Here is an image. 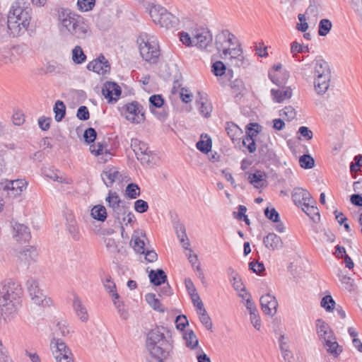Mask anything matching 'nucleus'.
Instances as JSON below:
<instances>
[{
    "label": "nucleus",
    "instance_id": "nucleus-1",
    "mask_svg": "<svg viewBox=\"0 0 362 362\" xmlns=\"http://www.w3.org/2000/svg\"><path fill=\"white\" fill-rule=\"evenodd\" d=\"M170 331L163 326H156L146 334V346L154 358L167 359L173 349Z\"/></svg>",
    "mask_w": 362,
    "mask_h": 362
},
{
    "label": "nucleus",
    "instance_id": "nucleus-2",
    "mask_svg": "<svg viewBox=\"0 0 362 362\" xmlns=\"http://www.w3.org/2000/svg\"><path fill=\"white\" fill-rule=\"evenodd\" d=\"M59 30L78 40H85L91 35V30L84 18L69 9L60 8L58 11Z\"/></svg>",
    "mask_w": 362,
    "mask_h": 362
},
{
    "label": "nucleus",
    "instance_id": "nucleus-3",
    "mask_svg": "<svg viewBox=\"0 0 362 362\" xmlns=\"http://www.w3.org/2000/svg\"><path fill=\"white\" fill-rule=\"evenodd\" d=\"M21 288L9 280L0 283V315L10 320L17 314L21 305Z\"/></svg>",
    "mask_w": 362,
    "mask_h": 362
},
{
    "label": "nucleus",
    "instance_id": "nucleus-4",
    "mask_svg": "<svg viewBox=\"0 0 362 362\" xmlns=\"http://www.w3.org/2000/svg\"><path fill=\"white\" fill-rule=\"evenodd\" d=\"M32 19V8L25 1L16 0L13 2L7 16V27L13 37L23 35Z\"/></svg>",
    "mask_w": 362,
    "mask_h": 362
},
{
    "label": "nucleus",
    "instance_id": "nucleus-5",
    "mask_svg": "<svg viewBox=\"0 0 362 362\" xmlns=\"http://www.w3.org/2000/svg\"><path fill=\"white\" fill-rule=\"evenodd\" d=\"M314 90L319 95H324L330 86L332 78L329 64L322 59H316L313 62Z\"/></svg>",
    "mask_w": 362,
    "mask_h": 362
},
{
    "label": "nucleus",
    "instance_id": "nucleus-6",
    "mask_svg": "<svg viewBox=\"0 0 362 362\" xmlns=\"http://www.w3.org/2000/svg\"><path fill=\"white\" fill-rule=\"evenodd\" d=\"M136 43L143 59L151 63L157 62L160 55V49L156 36L141 33L137 37Z\"/></svg>",
    "mask_w": 362,
    "mask_h": 362
},
{
    "label": "nucleus",
    "instance_id": "nucleus-7",
    "mask_svg": "<svg viewBox=\"0 0 362 362\" xmlns=\"http://www.w3.org/2000/svg\"><path fill=\"white\" fill-rule=\"evenodd\" d=\"M315 325L319 339L327 349V351L334 356H338L342 351V349L339 346L334 332L329 325L323 320L317 319Z\"/></svg>",
    "mask_w": 362,
    "mask_h": 362
},
{
    "label": "nucleus",
    "instance_id": "nucleus-8",
    "mask_svg": "<svg viewBox=\"0 0 362 362\" xmlns=\"http://www.w3.org/2000/svg\"><path fill=\"white\" fill-rule=\"evenodd\" d=\"M149 15L153 22L162 28L169 29L178 25V18L160 5L151 6Z\"/></svg>",
    "mask_w": 362,
    "mask_h": 362
},
{
    "label": "nucleus",
    "instance_id": "nucleus-9",
    "mask_svg": "<svg viewBox=\"0 0 362 362\" xmlns=\"http://www.w3.org/2000/svg\"><path fill=\"white\" fill-rule=\"evenodd\" d=\"M27 186L24 180H8L0 182V194L6 199H13L21 194Z\"/></svg>",
    "mask_w": 362,
    "mask_h": 362
},
{
    "label": "nucleus",
    "instance_id": "nucleus-10",
    "mask_svg": "<svg viewBox=\"0 0 362 362\" xmlns=\"http://www.w3.org/2000/svg\"><path fill=\"white\" fill-rule=\"evenodd\" d=\"M87 144H90V151L95 156H101V159L107 160L110 157V152L108 149V144L105 141L104 137H83Z\"/></svg>",
    "mask_w": 362,
    "mask_h": 362
},
{
    "label": "nucleus",
    "instance_id": "nucleus-11",
    "mask_svg": "<svg viewBox=\"0 0 362 362\" xmlns=\"http://www.w3.org/2000/svg\"><path fill=\"white\" fill-rule=\"evenodd\" d=\"M50 348L57 362H74L70 349L61 339L53 338L50 342Z\"/></svg>",
    "mask_w": 362,
    "mask_h": 362
},
{
    "label": "nucleus",
    "instance_id": "nucleus-12",
    "mask_svg": "<svg viewBox=\"0 0 362 362\" xmlns=\"http://www.w3.org/2000/svg\"><path fill=\"white\" fill-rule=\"evenodd\" d=\"M26 285L31 300L35 304L43 307L50 305L51 300L47 298L43 291L40 288L37 280L30 278L27 281Z\"/></svg>",
    "mask_w": 362,
    "mask_h": 362
},
{
    "label": "nucleus",
    "instance_id": "nucleus-13",
    "mask_svg": "<svg viewBox=\"0 0 362 362\" xmlns=\"http://www.w3.org/2000/svg\"><path fill=\"white\" fill-rule=\"evenodd\" d=\"M238 42L236 37L228 30H223L216 36V46L217 50L221 54H226L228 50Z\"/></svg>",
    "mask_w": 362,
    "mask_h": 362
},
{
    "label": "nucleus",
    "instance_id": "nucleus-14",
    "mask_svg": "<svg viewBox=\"0 0 362 362\" xmlns=\"http://www.w3.org/2000/svg\"><path fill=\"white\" fill-rule=\"evenodd\" d=\"M124 108V115L127 120L137 124L144 121L145 116L143 107L138 102L134 101L127 103Z\"/></svg>",
    "mask_w": 362,
    "mask_h": 362
},
{
    "label": "nucleus",
    "instance_id": "nucleus-15",
    "mask_svg": "<svg viewBox=\"0 0 362 362\" xmlns=\"http://www.w3.org/2000/svg\"><path fill=\"white\" fill-rule=\"evenodd\" d=\"M131 147L135 153L136 158L142 163L150 162L151 151L146 143L141 141L139 137H133L131 140Z\"/></svg>",
    "mask_w": 362,
    "mask_h": 362
},
{
    "label": "nucleus",
    "instance_id": "nucleus-16",
    "mask_svg": "<svg viewBox=\"0 0 362 362\" xmlns=\"http://www.w3.org/2000/svg\"><path fill=\"white\" fill-rule=\"evenodd\" d=\"M226 54H221V57L225 60H229L231 65L240 67L245 64V58L239 42L228 50Z\"/></svg>",
    "mask_w": 362,
    "mask_h": 362
},
{
    "label": "nucleus",
    "instance_id": "nucleus-17",
    "mask_svg": "<svg viewBox=\"0 0 362 362\" xmlns=\"http://www.w3.org/2000/svg\"><path fill=\"white\" fill-rule=\"evenodd\" d=\"M17 257L20 263L28 267L37 261L38 251L35 246H25L18 252Z\"/></svg>",
    "mask_w": 362,
    "mask_h": 362
},
{
    "label": "nucleus",
    "instance_id": "nucleus-18",
    "mask_svg": "<svg viewBox=\"0 0 362 362\" xmlns=\"http://www.w3.org/2000/svg\"><path fill=\"white\" fill-rule=\"evenodd\" d=\"M105 201L107 202L108 207L112 209L114 217L119 221V215L122 213L125 214L126 209L120 206L122 201L118 194L116 192L110 190Z\"/></svg>",
    "mask_w": 362,
    "mask_h": 362
},
{
    "label": "nucleus",
    "instance_id": "nucleus-19",
    "mask_svg": "<svg viewBox=\"0 0 362 362\" xmlns=\"http://www.w3.org/2000/svg\"><path fill=\"white\" fill-rule=\"evenodd\" d=\"M193 39L194 46L206 49L211 44L212 35L206 29H198L193 31Z\"/></svg>",
    "mask_w": 362,
    "mask_h": 362
},
{
    "label": "nucleus",
    "instance_id": "nucleus-20",
    "mask_svg": "<svg viewBox=\"0 0 362 362\" xmlns=\"http://www.w3.org/2000/svg\"><path fill=\"white\" fill-rule=\"evenodd\" d=\"M87 69L98 74L105 75L110 71V65L108 60L101 54L97 59L89 62L87 65Z\"/></svg>",
    "mask_w": 362,
    "mask_h": 362
},
{
    "label": "nucleus",
    "instance_id": "nucleus-21",
    "mask_svg": "<svg viewBox=\"0 0 362 362\" xmlns=\"http://www.w3.org/2000/svg\"><path fill=\"white\" fill-rule=\"evenodd\" d=\"M260 304L262 310L264 314L273 316L276 313L278 302L274 296L269 293L263 295L260 298Z\"/></svg>",
    "mask_w": 362,
    "mask_h": 362
},
{
    "label": "nucleus",
    "instance_id": "nucleus-22",
    "mask_svg": "<svg viewBox=\"0 0 362 362\" xmlns=\"http://www.w3.org/2000/svg\"><path fill=\"white\" fill-rule=\"evenodd\" d=\"M101 177L107 187H111L117 181H121L122 176L115 167L107 166L101 173Z\"/></svg>",
    "mask_w": 362,
    "mask_h": 362
},
{
    "label": "nucleus",
    "instance_id": "nucleus-23",
    "mask_svg": "<svg viewBox=\"0 0 362 362\" xmlns=\"http://www.w3.org/2000/svg\"><path fill=\"white\" fill-rule=\"evenodd\" d=\"M102 94L108 102L117 101L121 94V88L116 83L107 81L102 88Z\"/></svg>",
    "mask_w": 362,
    "mask_h": 362
},
{
    "label": "nucleus",
    "instance_id": "nucleus-24",
    "mask_svg": "<svg viewBox=\"0 0 362 362\" xmlns=\"http://www.w3.org/2000/svg\"><path fill=\"white\" fill-rule=\"evenodd\" d=\"M72 308L77 317L83 322L89 320L88 310L82 300L77 295H74Z\"/></svg>",
    "mask_w": 362,
    "mask_h": 362
},
{
    "label": "nucleus",
    "instance_id": "nucleus-25",
    "mask_svg": "<svg viewBox=\"0 0 362 362\" xmlns=\"http://www.w3.org/2000/svg\"><path fill=\"white\" fill-rule=\"evenodd\" d=\"M292 198L294 203L298 206H303L306 202L311 201L312 196L310 193L303 188H295L292 193Z\"/></svg>",
    "mask_w": 362,
    "mask_h": 362
},
{
    "label": "nucleus",
    "instance_id": "nucleus-26",
    "mask_svg": "<svg viewBox=\"0 0 362 362\" xmlns=\"http://www.w3.org/2000/svg\"><path fill=\"white\" fill-rule=\"evenodd\" d=\"M199 113L204 117H209L212 111L211 103L208 101L206 94L198 92V98L196 99Z\"/></svg>",
    "mask_w": 362,
    "mask_h": 362
},
{
    "label": "nucleus",
    "instance_id": "nucleus-27",
    "mask_svg": "<svg viewBox=\"0 0 362 362\" xmlns=\"http://www.w3.org/2000/svg\"><path fill=\"white\" fill-rule=\"evenodd\" d=\"M42 173L47 177L52 180L53 181L70 185L72 183V180L70 177L65 176L62 173L57 170H53L51 168H44Z\"/></svg>",
    "mask_w": 362,
    "mask_h": 362
},
{
    "label": "nucleus",
    "instance_id": "nucleus-28",
    "mask_svg": "<svg viewBox=\"0 0 362 362\" xmlns=\"http://www.w3.org/2000/svg\"><path fill=\"white\" fill-rule=\"evenodd\" d=\"M264 246L269 250H279L283 247V241L280 236L274 233H269L263 239Z\"/></svg>",
    "mask_w": 362,
    "mask_h": 362
},
{
    "label": "nucleus",
    "instance_id": "nucleus-29",
    "mask_svg": "<svg viewBox=\"0 0 362 362\" xmlns=\"http://www.w3.org/2000/svg\"><path fill=\"white\" fill-rule=\"evenodd\" d=\"M146 239V234L142 230L134 231L132 237L131 243L136 252L141 254L145 253L144 240Z\"/></svg>",
    "mask_w": 362,
    "mask_h": 362
},
{
    "label": "nucleus",
    "instance_id": "nucleus-30",
    "mask_svg": "<svg viewBox=\"0 0 362 362\" xmlns=\"http://www.w3.org/2000/svg\"><path fill=\"white\" fill-rule=\"evenodd\" d=\"M271 94L273 100L276 103H282L285 100L290 99L292 96V90L290 87L283 88L282 89H272Z\"/></svg>",
    "mask_w": 362,
    "mask_h": 362
},
{
    "label": "nucleus",
    "instance_id": "nucleus-31",
    "mask_svg": "<svg viewBox=\"0 0 362 362\" xmlns=\"http://www.w3.org/2000/svg\"><path fill=\"white\" fill-rule=\"evenodd\" d=\"M315 203V201L312 199V202H308L301 206L302 210L314 221L320 220V213Z\"/></svg>",
    "mask_w": 362,
    "mask_h": 362
},
{
    "label": "nucleus",
    "instance_id": "nucleus-32",
    "mask_svg": "<svg viewBox=\"0 0 362 362\" xmlns=\"http://www.w3.org/2000/svg\"><path fill=\"white\" fill-rule=\"evenodd\" d=\"M14 236L18 241H27L30 238L28 228L21 223H16L13 226Z\"/></svg>",
    "mask_w": 362,
    "mask_h": 362
},
{
    "label": "nucleus",
    "instance_id": "nucleus-33",
    "mask_svg": "<svg viewBox=\"0 0 362 362\" xmlns=\"http://www.w3.org/2000/svg\"><path fill=\"white\" fill-rule=\"evenodd\" d=\"M66 228L74 240H78L80 238L78 228L76 226V221L71 213L66 215Z\"/></svg>",
    "mask_w": 362,
    "mask_h": 362
},
{
    "label": "nucleus",
    "instance_id": "nucleus-34",
    "mask_svg": "<svg viewBox=\"0 0 362 362\" xmlns=\"http://www.w3.org/2000/svg\"><path fill=\"white\" fill-rule=\"evenodd\" d=\"M149 279L151 282L155 286H160L164 284L167 280V276L163 269L151 270L149 272Z\"/></svg>",
    "mask_w": 362,
    "mask_h": 362
},
{
    "label": "nucleus",
    "instance_id": "nucleus-35",
    "mask_svg": "<svg viewBox=\"0 0 362 362\" xmlns=\"http://www.w3.org/2000/svg\"><path fill=\"white\" fill-rule=\"evenodd\" d=\"M183 339H185V344L188 348L191 349H194L198 346V338L192 330L187 331L183 334Z\"/></svg>",
    "mask_w": 362,
    "mask_h": 362
},
{
    "label": "nucleus",
    "instance_id": "nucleus-36",
    "mask_svg": "<svg viewBox=\"0 0 362 362\" xmlns=\"http://www.w3.org/2000/svg\"><path fill=\"white\" fill-rule=\"evenodd\" d=\"M92 217L100 221H105L107 218V211L104 206L96 205L91 209Z\"/></svg>",
    "mask_w": 362,
    "mask_h": 362
},
{
    "label": "nucleus",
    "instance_id": "nucleus-37",
    "mask_svg": "<svg viewBox=\"0 0 362 362\" xmlns=\"http://www.w3.org/2000/svg\"><path fill=\"white\" fill-rule=\"evenodd\" d=\"M145 298L148 304L155 310H157L160 313H163L165 310L163 309L162 304L160 300L156 298V295L153 293H147L145 296Z\"/></svg>",
    "mask_w": 362,
    "mask_h": 362
},
{
    "label": "nucleus",
    "instance_id": "nucleus-38",
    "mask_svg": "<svg viewBox=\"0 0 362 362\" xmlns=\"http://www.w3.org/2000/svg\"><path fill=\"white\" fill-rule=\"evenodd\" d=\"M72 60L75 64H81L86 59V56L84 54L82 48L79 45H76L72 49Z\"/></svg>",
    "mask_w": 362,
    "mask_h": 362
},
{
    "label": "nucleus",
    "instance_id": "nucleus-39",
    "mask_svg": "<svg viewBox=\"0 0 362 362\" xmlns=\"http://www.w3.org/2000/svg\"><path fill=\"white\" fill-rule=\"evenodd\" d=\"M53 110L55 114L56 121L60 122L65 116L66 106L62 101L57 100L54 104Z\"/></svg>",
    "mask_w": 362,
    "mask_h": 362
},
{
    "label": "nucleus",
    "instance_id": "nucleus-40",
    "mask_svg": "<svg viewBox=\"0 0 362 362\" xmlns=\"http://www.w3.org/2000/svg\"><path fill=\"white\" fill-rule=\"evenodd\" d=\"M332 28V22L327 18H323L320 21L318 25V35L322 37L326 36Z\"/></svg>",
    "mask_w": 362,
    "mask_h": 362
},
{
    "label": "nucleus",
    "instance_id": "nucleus-41",
    "mask_svg": "<svg viewBox=\"0 0 362 362\" xmlns=\"http://www.w3.org/2000/svg\"><path fill=\"white\" fill-rule=\"evenodd\" d=\"M206 139H200L196 144L197 148L202 152V153L207 154L209 153L212 148V141L211 137H206Z\"/></svg>",
    "mask_w": 362,
    "mask_h": 362
},
{
    "label": "nucleus",
    "instance_id": "nucleus-42",
    "mask_svg": "<svg viewBox=\"0 0 362 362\" xmlns=\"http://www.w3.org/2000/svg\"><path fill=\"white\" fill-rule=\"evenodd\" d=\"M104 286L105 288V290L109 293V294L112 296V300H117L119 297V294L117 292L116 290V285L114 283V281L112 280L110 276H108L105 282H104Z\"/></svg>",
    "mask_w": 362,
    "mask_h": 362
},
{
    "label": "nucleus",
    "instance_id": "nucleus-43",
    "mask_svg": "<svg viewBox=\"0 0 362 362\" xmlns=\"http://www.w3.org/2000/svg\"><path fill=\"white\" fill-rule=\"evenodd\" d=\"M299 164L304 169H310L314 167L315 160L310 155L304 154L300 157Z\"/></svg>",
    "mask_w": 362,
    "mask_h": 362
},
{
    "label": "nucleus",
    "instance_id": "nucleus-44",
    "mask_svg": "<svg viewBox=\"0 0 362 362\" xmlns=\"http://www.w3.org/2000/svg\"><path fill=\"white\" fill-rule=\"evenodd\" d=\"M266 177L264 173H262L260 171H257L255 173H252L249 175L248 180L251 184H252L255 187H258L259 186H262L260 184Z\"/></svg>",
    "mask_w": 362,
    "mask_h": 362
},
{
    "label": "nucleus",
    "instance_id": "nucleus-45",
    "mask_svg": "<svg viewBox=\"0 0 362 362\" xmlns=\"http://www.w3.org/2000/svg\"><path fill=\"white\" fill-rule=\"evenodd\" d=\"M262 127L257 123H249L245 127V136H257L262 132Z\"/></svg>",
    "mask_w": 362,
    "mask_h": 362
},
{
    "label": "nucleus",
    "instance_id": "nucleus-46",
    "mask_svg": "<svg viewBox=\"0 0 362 362\" xmlns=\"http://www.w3.org/2000/svg\"><path fill=\"white\" fill-rule=\"evenodd\" d=\"M335 304V301L329 295L324 296L320 302V305L327 312L332 311L334 309Z\"/></svg>",
    "mask_w": 362,
    "mask_h": 362
},
{
    "label": "nucleus",
    "instance_id": "nucleus-47",
    "mask_svg": "<svg viewBox=\"0 0 362 362\" xmlns=\"http://www.w3.org/2000/svg\"><path fill=\"white\" fill-rule=\"evenodd\" d=\"M280 116L288 121H291L296 118V111L292 106H286L280 111Z\"/></svg>",
    "mask_w": 362,
    "mask_h": 362
},
{
    "label": "nucleus",
    "instance_id": "nucleus-48",
    "mask_svg": "<svg viewBox=\"0 0 362 362\" xmlns=\"http://www.w3.org/2000/svg\"><path fill=\"white\" fill-rule=\"evenodd\" d=\"M95 4V0H78L77 6L81 11H89L93 9Z\"/></svg>",
    "mask_w": 362,
    "mask_h": 362
},
{
    "label": "nucleus",
    "instance_id": "nucleus-49",
    "mask_svg": "<svg viewBox=\"0 0 362 362\" xmlns=\"http://www.w3.org/2000/svg\"><path fill=\"white\" fill-rule=\"evenodd\" d=\"M126 193L131 199H136L140 195V188L135 183H130L126 187Z\"/></svg>",
    "mask_w": 362,
    "mask_h": 362
},
{
    "label": "nucleus",
    "instance_id": "nucleus-50",
    "mask_svg": "<svg viewBox=\"0 0 362 362\" xmlns=\"http://www.w3.org/2000/svg\"><path fill=\"white\" fill-rule=\"evenodd\" d=\"M149 107L153 112V107L160 108L164 103V100L160 95H153L149 98Z\"/></svg>",
    "mask_w": 362,
    "mask_h": 362
},
{
    "label": "nucleus",
    "instance_id": "nucleus-51",
    "mask_svg": "<svg viewBox=\"0 0 362 362\" xmlns=\"http://www.w3.org/2000/svg\"><path fill=\"white\" fill-rule=\"evenodd\" d=\"M226 131L228 136H237L243 134V130L233 122L227 123Z\"/></svg>",
    "mask_w": 362,
    "mask_h": 362
},
{
    "label": "nucleus",
    "instance_id": "nucleus-52",
    "mask_svg": "<svg viewBox=\"0 0 362 362\" xmlns=\"http://www.w3.org/2000/svg\"><path fill=\"white\" fill-rule=\"evenodd\" d=\"M226 70V68L225 64L221 61L214 62L211 66V71L216 76H223L225 74Z\"/></svg>",
    "mask_w": 362,
    "mask_h": 362
},
{
    "label": "nucleus",
    "instance_id": "nucleus-53",
    "mask_svg": "<svg viewBox=\"0 0 362 362\" xmlns=\"http://www.w3.org/2000/svg\"><path fill=\"white\" fill-rule=\"evenodd\" d=\"M12 122L13 124L20 126L25 122V116L23 112L20 110H14L12 115Z\"/></svg>",
    "mask_w": 362,
    "mask_h": 362
},
{
    "label": "nucleus",
    "instance_id": "nucleus-54",
    "mask_svg": "<svg viewBox=\"0 0 362 362\" xmlns=\"http://www.w3.org/2000/svg\"><path fill=\"white\" fill-rule=\"evenodd\" d=\"M264 215L268 219L273 222H279V214L274 208H272L271 209L269 207L266 208L264 210Z\"/></svg>",
    "mask_w": 362,
    "mask_h": 362
},
{
    "label": "nucleus",
    "instance_id": "nucleus-55",
    "mask_svg": "<svg viewBox=\"0 0 362 362\" xmlns=\"http://www.w3.org/2000/svg\"><path fill=\"white\" fill-rule=\"evenodd\" d=\"M55 332L57 334H60L64 337L70 333V329L66 322L62 321L57 323Z\"/></svg>",
    "mask_w": 362,
    "mask_h": 362
},
{
    "label": "nucleus",
    "instance_id": "nucleus-56",
    "mask_svg": "<svg viewBox=\"0 0 362 362\" xmlns=\"http://www.w3.org/2000/svg\"><path fill=\"white\" fill-rule=\"evenodd\" d=\"M175 229L177 233L178 238L181 243H183L185 240H187V237L186 234V230L184 225L180 223H177L175 226Z\"/></svg>",
    "mask_w": 362,
    "mask_h": 362
},
{
    "label": "nucleus",
    "instance_id": "nucleus-57",
    "mask_svg": "<svg viewBox=\"0 0 362 362\" xmlns=\"http://www.w3.org/2000/svg\"><path fill=\"white\" fill-rule=\"evenodd\" d=\"M243 144L247 148L250 153H254L256 151V144L254 137H244Z\"/></svg>",
    "mask_w": 362,
    "mask_h": 362
},
{
    "label": "nucleus",
    "instance_id": "nucleus-58",
    "mask_svg": "<svg viewBox=\"0 0 362 362\" xmlns=\"http://www.w3.org/2000/svg\"><path fill=\"white\" fill-rule=\"evenodd\" d=\"M134 209L138 213H144L148 209V203L142 199H138L134 202Z\"/></svg>",
    "mask_w": 362,
    "mask_h": 362
},
{
    "label": "nucleus",
    "instance_id": "nucleus-59",
    "mask_svg": "<svg viewBox=\"0 0 362 362\" xmlns=\"http://www.w3.org/2000/svg\"><path fill=\"white\" fill-rule=\"evenodd\" d=\"M175 322L177 329L180 330H183L188 325L187 317L184 315L177 316Z\"/></svg>",
    "mask_w": 362,
    "mask_h": 362
},
{
    "label": "nucleus",
    "instance_id": "nucleus-60",
    "mask_svg": "<svg viewBox=\"0 0 362 362\" xmlns=\"http://www.w3.org/2000/svg\"><path fill=\"white\" fill-rule=\"evenodd\" d=\"M319 13L318 6L315 1L310 2V5L305 11V14L317 18Z\"/></svg>",
    "mask_w": 362,
    "mask_h": 362
},
{
    "label": "nucleus",
    "instance_id": "nucleus-61",
    "mask_svg": "<svg viewBox=\"0 0 362 362\" xmlns=\"http://www.w3.org/2000/svg\"><path fill=\"white\" fill-rule=\"evenodd\" d=\"M113 303H114L115 305L116 306L120 317L124 320H127L128 318L129 315H128V312L124 308L122 303H121L119 301H117L115 299H113Z\"/></svg>",
    "mask_w": 362,
    "mask_h": 362
},
{
    "label": "nucleus",
    "instance_id": "nucleus-62",
    "mask_svg": "<svg viewBox=\"0 0 362 362\" xmlns=\"http://www.w3.org/2000/svg\"><path fill=\"white\" fill-rule=\"evenodd\" d=\"M180 41L186 46L194 45L193 42V33L192 35L188 34L187 33H182L180 37Z\"/></svg>",
    "mask_w": 362,
    "mask_h": 362
},
{
    "label": "nucleus",
    "instance_id": "nucleus-63",
    "mask_svg": "<svg viewBox=\"0 0 362 362\" xmlns=\"http://www.w3.org/2000/svg\"><path fill=\"white\" fill-rule=\"evenodd\" d=\"M76 116L81 120H87L90 116L87 107L80 106L77 110Z\"/></svg>",
    "mask_w": 362,
    "mask_h": 362
},
{
    "label": "nucleus",
    "instance_id": "nucleus-64",
    "mask_svg": "<svg viewBox=\"0 0 362 362\" xmlns=\"http://www.w3.org/2000/svg\"><path fill=\"white\" fill-rule=\"evenodd\" d=\"M339 281L346 285V288L349 289V291H351L354 289V280L346 275H339Z\"/></svg>",
    "mask_w": 362,
    "mask_h": 362
}]
</instances>
